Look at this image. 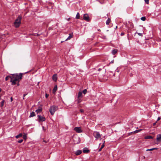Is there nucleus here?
I'll return each mask as SVG.
<instances>
[{
	"mask_svg": "<svg viewBox=\"0 0 161 161\" xmlns=\"http://www.w3.org/2000/svg\"><path fill=\"white\" fill-rule=\"evenodd\" d=\"M93 135L96 138V140L98 139L101 137V136L99 132H95L93 133Z\"/></svg>",
	"mask_w": 161,
	"mask_h": 161,
	"instance_id": "39448f33",
	"label": "nucleus"
},
{
	"mask_svg": "<svg viewBox=\"0 0 161 161\" xmlns=\"http://www.w3.org/2000/svg\"><path fill=\"white\" fill-rule=\"evenodd\" d=\"M23 74L20 73L19 74H13L12 76L8 75L5 78V80H8L9 78L11 79L10 82L12 83V85H14L16 84L17 81H19V79H21L22 78V75Z\"/></svg>",
	"mask_w": 161,
	"mask_h": 161,
	"instance_id": "f257e3e1",
	"label": "nucleus"
},
{
	"mask_svg": "<svg viewBox=\"0 0 161 161\" xmlns=\"http://www.w3.org/2000/svg\"><path fill=\"white\" fill-rule=\"evenodd\" d=\"M74 130L78 133H80L82 132V130L80 127H75Z\"/></svg>",
	"mask_w": 161,
	"mask_h": 161,
	"instance_id": "0eeeda50",
	"label": "nucleus"
},
{
	"mask_svg": "<svg viewBox=\"0 0 161 161\" xmlns=\"http://www.w3.org/2000/svg\"><path fill=\"white\" fill-rule=\"evenodd\" d=\"M35 116V113L34 112H32L31 113L30 115L29 116V117L31 118V117H34Z\"/></svg>",
	"mask_w": 161,
	"mask_h": 161,
	"instance_id": "2eb2a0df",
	"label": "nucleus"
},
{
	"mask_svg": "<svg viewBox=\"0 0 161 161\" xmlns=\"http://www.w3.org/2000/svg\"><path fill=\"white\" fill-rule=\"evenodd\" d=\"M118 51L116 49H114L112 50V53L113 55H115L117 53Z\"/></svg>",
	"mask_w": 161,
	"mask_h": 161,
	"instance_id": "f3484780",
	"label": "nucleus"
},
{
	"mask_svg": "<svg viewBox=\"0 0 161 161\" xmlns=\"http://www.w3.org/2000/svg\"><path fill=\"white\" fill-rule=\"evenodd\" d=\"M20 80V79H19V81H18V83H17V86H19V80Z\"/></svg>",
	"mask_w": 161,
	"mask_h": 161,
	"instance_id": "4c0bfd02",
	"label": "nucleus"
},
{
	"mask_svg": "<svg viewBox=\"0 0 161 161\" xmlns=\"http://www.w3.org/2000/svg\"><path fill=\"white\" fill-rule=\"evenodd\" d=\"M141 19L143 21H144L146 19V18L145 17L143 16L141 18Z\"/></svg>",
	"mask_w": 161,
	"mask_h": 161,
	"instance_id": "a878e982",
	"label": "nucleus"
},
{
	"mask_svg": "<svg viewBox=\"0 0 161 161\" xmlns=\"http://www.w3.org/2000/svg\"><path fill=\"white\" fill-rule=\"evenodd\" d=\"M114 75H115V74L114 73V74H113V76H114Z\"/></svg>",
	"mask_w": 161,
	"mask_h": 161,
	"instance_id": "09e8293b",
	"label": "nucleus"
},
{
	"mask_svg": "<svg viewBox=\"0 0 161 161\" xmlns=\"http://www.w3.org/2000/svg\"><path fill=\"white\" fill-rule=\"evenodd\" d=\"M38 121L40 122H42L45 121L46 120V118L40 115H37Z\"/></svg>",
	"mask_w": 161,
	"mask_h": 161,
	"instance_id": "20e7f679",
	"label": "nucleus"
},
{
	"mask_svg": "<svg viewBox=\"0 0 161 161\" xmlns=\"http://www.w3.org/2000/svg\"><path fill=\"white\" fill-rule=\"evenodd\" d=\"M69 19H70V18H69L68 19V20H69Z\"/></svg>",
	"mask_w": 161,
	"mask_h": 161,
	"instance_id": "864d4df0",
	"label": "nucleus"
},
{
	"mask_svg": "<svg viewBox=\"0 0 161 161\" xmlns=\"http://www.w3.org/2000/svg\"><path fill=\"white\" fill-rule=\"evenodd\" d=\"M80 111L81 113H83L84 112V110L83 109H80Z\"/></svg>",
	"mask_w": 161,
	"mask_h": 161,
	"instance_id": "c9c22d12",
	"label": "nucleus"
},
{
	"mask_svg": "<svg viewBox=\"0 0 161 161\" xmlns=\"http://www.w3.org/2000/svg\"><path fill=\"white\" fill-rule=\"evenodd\" d=\"M35 36H39V34H37V35H35Z\"/></svg>",
	"mask_w": 161,
	"mask_h": 161,
	"instance_id": "c03bdc74",
	"label": "nucleus"
},
{
	"mask_svg": "<svg viewBox=\"0 0 161 161\" xmlns=\"http://www.w3.org/2000/svg\"><path fill=\"white\" fill-rule=\"evenodd\" d=\"M49 96V95L47 94V93H46L45 94V97L47 98Z\"/></svg>",
	"mask_w": 161,
	"mask_h": 161,
	"instance_id": "72a5a7b5",
	"label": "nucleus"
},
{
	"mask_svg": "<svg viewBox=\"0 0 161 161\" xmlns=\"http://www.w3.org/2000/svg\"><path fill=\"white\" fill-rule=\"evenodd\" d=\"M156 139L157 141L161 142V134H158L157 136Z\"/></svg>",
	"mask_w": 161,
	"mask_h": 161,
	"instance_id": "1a4fd4ad",
	"label": "nucleus"
},
{
	"mask_svg": "<svg viewBox=\"0 0 161 161\" xmlns=\"http://www.w3.org/2000/svg\"><path fill=\"white\" fill-rule=\"evenodd\" d=\"M137 34L140 36H142V34H143L142 33H137Z\"/></svg>",
	"mask_w": 161,
	"mask_h": 161,
	"instance_id": "473e14b6",
	"label": "nucleus"
},
{
	"mask_svg": "<svg viewBox=\"0 0 161 161\" xmlns=\"http://www.w3.org/2000/svg\"><path fill=\"white\" fill-rule=\"evenodd\" d=\"M90 150L87 148H84L83 150V152L85 153H88Z\"/></svg>",
	"mask_w": 161,
	"mask_h": 161,
	"instance_id": "9d476101",
	"label": "nucleus"
},
{
	"mask_svg": "<svg viewBox=\"0 0 161 161\" xmlns=\"http://www.w3.org/2000/svg\"><path fill=\"white\" fill-rule=\"evenodd\" d=\"M1 89H0V92H1Z\"/></svg>",
	"mask_w": 161,
	"mask_h": 161,
	"instance_id": "3c124183",
	"label": "nucleus"
},
{
	"mask_svg": "<svg viewBox=\"0 0 161 161\" xmlns=\"http://www.w3.org/2000/svg\"><path fill=\"white\" fill-rule=\"evenodd\" d=\"M22 136V133H20L19 135L16 136L15 137L16 138H19V137H21Z\"/></svg>",
	"mask_w": 161,
	"mask_h": 161,
	"instance_id": "4be33fe9",
	"label": "nucleus"
},
{
	"mask_svg": "<svg viewBox=\"0 0 161 161\" xmlns=\"http://www.w3.org/2000/svg\"><path fill=\"white\" fill-rule=\"evenodd\" d=\"M114 62V60H113L110 63V64H111V63H113Z\"/></svg>",
	"mask_w": 161,
	"mask_h": 161,
	"instance_id": "a19ab883",
	"label": "nucleus"
},
{
	"mask_svg": "<svg viewBox=\"0 0 161 161\" xmlns=\"http://www.w3.org/2000/svg\"><path fill=\"white\" fill-rule=\"evenodd\" d=\"M131 28H133V24H131Z\"/></svg>",
	"mask_w": 161,
	"mask_h": 161,
	"instance_id": "58836bf2",
	"label": "nucleus"
},
{
	"mask_svg": "<svg viewBox=\"0 0 161 161\" xmlns=\"http://www.w3.org/2000/svg\"><path fill=\"white\" fill-rule=\"evenodd\" d=\"M53 80L54 81H56L57 79V74H54L53 75L52 77Z\"/></svg>",
	"mask_w": 161,
	"mask_h": 161,
	"instance_id": "f8f14e48",
	"label": "nucleus"
},
{
	"mask_svg": "<svg viewBox=\"0 0 161 161\" xmlns=\"http://www.w3.org/2000/svg\"><path fill=\"white\" fill-rule=\"evenodd\" d=\"M101 70V69L100 68H99L98 69V70Z\"/></svg>",
	"mask_w": 161,
	"mask_h": 161,
	"instance_id": "49530a36",
	"label": "nucleus"
},
{
	"mask_svg": "<svg viewBox=\"0 0 161 161\" xmlns=\"http://www.w3.org/2000/svg\"><path fill=\"white\" fill-rule=\"evenodd\" d=\"M87 90L86 89H85L82 92L84 94H85L87 92Z\"/></svg>",
	"mask_w": 161,
	"mask_h": 161,
	"instance_id": "cd10ccee",
	"label": "nucleus"
},
{
	"mask_svg": "<svg viewBox=\"0 0 161 161\" xmlns=\"http://www.w3.org/2000/svg\"><path fill=\"white\" fill-rule=\"evenodd\" d=\"M27 136L26 135H24L23 136V138L24 139V140H26L27 138Z\"/></svg>",
	"mask_w": 161,
	"mask_h": 161,
	"instance_id": "c85d7f7f",
	"label": "nucleus"
},
{
	"mask_svg": "<svg viewBox=\"0 0 161 161\" xmlns=\"http://www.w3.org/2000/svg\"><path fill=\"white\" fill-rule=\"evenodd\" d=\"M102 148L100 147L98 150V152H100L102 150Z\"/></svg>",
	"mask_w": 161,
	"mask_h": 161,
	"instance_id": "ea45409f",
	"label": "nucleus"
},
{
	"mask_svg": "<svg viewBox=\"0 0 161 161\" xmlns=\"http://www.w3.org/2000/svg\"><path fill=\"white\" fill-rule=\"evenodd\" d=\"M98 31H101V30L100 29H98Z\"/></svg>",
	"mask_w": 161,
	"mask_h": 161,
	"instance_id": "a18cd8bd",
	"label": "nucleus"
},
{
	"mask_svg": "<svg viewBox=\"0 0 161 161\" xmlns=\"http://www.w3.org/2000/svg\"><path fill=\"white\" fill-rule=\"evenodd\" d=\"M80 17V14L79 12H78L76 14V18L77 19H79Z\"/></svg>",
	"mask_w": 161,
	"mask_h": 161,
	"instance_id": "412c9836",
	"label": "nucleus"
},
{
	"mask_svg": "<svg viewBox=\"0 0 161 161\" xmlns=\"http://www.w3.org/2000/svg\"><path fill=\"white\" fill-rule=\"evenodd\" d=\"M105 143V141H103V144L101 145V148L103 149L104 147V146H105L104 145Z\"/></svg>",
	"mask_w": 161,
	"mask_h": 161,
	"instance_id": "bb28decb",
	"label": "nucleus"
},
{
	"mask_svg": "<svg viewBox=\"0 0 161 161\" xmlns=\"http://www.w3.org/2000/svg\"><path fill=\"white\" fill-rule=\"evenodd\" d=\"M42 107L41 106H40L39 107V108L36 110L35 112L37 114H38L40 112H42Z\"/></svg>",
	"mask_w": 161,
	"mask_h": 161,
	"instance_id": "6e6552de",
	"label": "nucleus"
},
{
	"mask_svg": "<svg viewBox=\"0 0 161 161\" xmlns=\"http://www.w3.org/2000/svg\"><path fill=\"white\" fill-rule=\"evenodd\" d=\"M157 122H156L155 123H154L153 124V126H155V125H156V123H157Z\"/></svg>",
	"mask_w": 161,
	"mask_h": 161,
	"instance_id": "79ce46f5",
	"label": "nucleus"
},
{
	"mask_svg": "<svg viewBox=\"0 0 161 161\" xmlns=\"http://www.w3.org/2000/svg\"><path fill=\"white\" fill-rule=\"evenodd\" d=\"M145 2L147 4H148L149 3V0H144Z\"/></svg>",
	"mask_w": 161,
	"mask_h": 161,
	"instance_id": "7c9ffc66",
	"label": "nucleus"
},
{
	"mask_svg": "<svg viewBox=\"0 0 161 161\" xmlns=\"http://www.w3.org/2000/svg\"><path fill=\"white\" fill-rule=\"evenodd\" d=\"M23 141V140L21 139V140L18 141V142H19V143H21Z\"/></svg>",
	"mask_w": 161,
	"mask_h": 161,
	"instance_id": "c756f323",
	"label": "nucleus"
},
{
	"mask_svg": "<svg viewBox=\"0 0 161 161\" xmlns=\"http://www.w3.org/2000/svg\"><path fill=\"white\" fill-rule=\"evenodd\" d=\"M42 128H43V129H44V127L43 126H42Z\"/></svg>",
	"mask_w": 161,
	"mask_h": 161,
	"instance_id": "8fccbe9b",
	"label": "nucleus"
},
{
	"mask_svg": "<svg viewBox=\"0 0 161 161\" xmlns=\"http://www.w3.org/2000/svg\"><path fill=\"white\" fill-rule=\"evenodd\" d=\"M63 42V41H61V43H62V42Z\"/></svg>",
	"mask_w": 161,
	"mask_h": 161,
	"instance_id": "603ef678",
	"label": "nucleus"
},
{
	"mask_svg": "<svg viewBox=\"0 0 161 161\" xmlns=\"http://www.w3.org/2000/svg\"><path fill=\"white\" fill-rule=\"evenodd\" d=\"M153 138L151 136H147L145 137L146 139H151Z\"/></svg>",
	"mask_w": 161,
	"mask_h": 161,
	"instance_id": "b1692460",
	"label": "nucleus"
},
{
	"mask_svg": "<svg viewBox=\"0 0 161 161\" xmlns=\"http://www.w3.org/2000/svg\"><path fill=\"white\" fill-rule=\"evenodd\" d=\"M83 97L82 96V93L81 92H79L77 96V97H81L82 98Z\"/></svg>",
	"mask_w": 161,
	"mask_h": 161,
	"instance_id": "4468645a",
	"label": "nucleus"
},
{
	"mask_svg": "<svg viewBox=\"0 0 161 161\" xmlns=\"http://www.w3.org/2000/svg\"><path fill=\"white\" fill-rule=\"evenodd\" d=\"M110 22H111V20H110V19H109V18H108V19H107V20L106 21V24L107 25H108L110 23Z\"/></svg>",
	"mask_w": 161,
	"mask_h": 161,
	"instance_id": "6ab92c4d",
	"label": "nucleus"
},
{
	"mask_svg": "<svg viewBox=\"0 0 161 161\" xmlns=\"http://www.w3.org/2000/svg\"><path fill=\"white\" fill-rule=\"evenodd\" d=\"M82 98H81V97H79V98L77 97V103H80L82 101Z\"/></svg>",
	"mask_w": 161,
	"mask_h": 161,
	"instance_id": "a211bd4d",
	"label": "nucleus"
},
{
	"mask_svg": "<svg viewBox=\"0 0 161 161\" xmlns=\"http://www.w3.org/2000/svg\"><path fill=\"white\" fill-rule=\"evenodd\" d=\"M58 106L53 105L50 107L49 109V112L52 115H53L56 111L58 109Z\"/></svg>",
	"mask_w": 161,
	"mask_h": 161,
	"instance_id": "7ed1b4c3",
	"label": "nucleus"
},
{
	"mask_svg": "<svg viewBox=\"0 0 161 161\" xmlns=\"http://www.w3.org/2000/svg\"><path fill=\"white\" fill-rule=\"evenodd\" d=\"M83 19L84 20L87 22H89L90 21L89 17L87 14H83Z\"/></svg>",
	"mask_w": 161,
	"mask_h": 161,
	"instance_id": "423d86ee",
	"label": "nucleus"
},
{
	"mask_svg": "<svg viewBox=\"0 0 161 161\" xmlns=\"http://www.w3.org/2000/svg\"><path fill=\"white\" fill-rule=\"evenodd\" d=\"M82 153V151L80 150H77L75 153V154L76 155H79Z\"/></svg>",
	"mask_w": 161,
	"mask_h": 161,
	"instance_id": "9b49d317",
	"label": "nucleus"
},
{
	"mask_svg": "<svg viewBox=\"0 0 161 161\" xmlns=\"http://www.w3.org/2000/svg\"><path fill=\"white\" fill-rule=\"evenodd\" d=\"M69 37L65 40V41H67L68 40L70 39L73 36L72 34H69Z\"/></svg>",
	"mask_w": 161,
	"mask_h": 161,
	"instance_id": "dca6fc26",
	"label": "nucleus"
},
{
	"mask_svg": "<svg viewBox=\"0 0 161 161\" xmlns=\"http://www.w3.org/2000/svg\"><path fill=\"white\" fill-rule=\"evenodd\" d=\"M27 95V94H24L23 95V99H25V98H24L25 97V96L26 95Z\"/></svg>",
	"mask_w": 161,
	"mask_h": 161,
	"instance_id": "f704fd0d",
	"label": "nucleus"
},
{
	"mask_svg": "<svg viewBox=\"0 0 161 161\" xmlns=\"http://www.w3.org/2000/svg\"><path fill=\"white\" fill-rule=\"evenodd\" d=\"M1 38V37L0 36V38Z\"/></svg>",
	"mask_w": 161,
	"mask_h": 161,
	"instance_id": "5fc2aeb1",
	"label": "nucleus"
},
{
	"mask_svg": "<svg viewBox=\"0 0 161 161\" xmlns=\"http://www.w3.org/2000/svg\"><path fill=\"white\" fill-rule=\"evenodd\" d=\"M141 130H136L133 132H132L131 133H137V132H140Z\"/></svg>",
	"mask_w": 161,
	"mask_h": 161,
	"instance_id": "393cba45",
	"label": "nucleus"
},
{
	"mask_svg": "<svg viewBox=\"0 0 161 161\" xmlns=\"http://www.w3.org/2000/svg\"><path fill=\"white\" fill-rule=\"evenodd\" d=\"M137 43H139V41H137Z\"/></svg>",
	"mask_w": 161,
	"mask_h": 161,
	"instance_id": "de8ad7c7",
	"label": "nucleus"
},
{
	"mask_svg": "<svg viewBox=\"0 0 161 161\" xmlns=\"http://www.w3.org/2000/svg\"><path fill=\"white\" fill-rule=\"evenodd\" d=\"M57 90V86L56 85V86H54V87L53 88V93L54 94L55 93L56 91Z\"/></svg>",
	"mask_w": 161,
	"mask_h": 161,
	"instance_id": "ddd939ff",
	"label": "nucleus"
},
{
	"mask_svg": "<svg viewBox=\"0 0 161 161\" xmlns=\"http://www.w3.org/2000/svg\"><path fill=\"white\" fill-rule=\"evenodd\" d=\"M125 34L124 32H122L121 33V34H120V35H121V36H124V35H125Z\"/></svg>",
	"mask_w": 161,
	"mask_h": 161,
	"instance_id": "2f4dec72",
	"label": "nucleus"
},
{
	"mask_svg": "<svg viewBox=\"0 0 161 161\" xmlns=\"http://www.w3.org/2000/svg\"><path fill=\"white\" fill-rule=\"evenodd\" d=\"M11 101L12 102L13 101V98L12 97H11L10 98Z\"/></svg>",
	"mask_w": 161,
	"mask_h": 161,
	"instance_id": "37998d69",
	"label": "nucleus"
},
{
	"mask_svg": "<svg viewBox=\"0 0 161 161\" xmlns=\"http://www.w3.org/2000/svg\"><path fill=\"white\" fill-rule=\"evenodd\" d=\"M161 119V118L160 117H158V118L157 120L156 121V122H157L158 121L160 120Z\"/></svg>",
	"mask_w": 161,
	"mask_h": 161,
	"instance_id": "e433bc0d",
	"label": "nucleus"
},
{
	"mask_svg": "<svg viewBox=\"0 0 161 161\" xmlns=\"http://www.w3.org/2000/svg\"><path fill=\"white\" fill-rule=\"evenodd\" d=\"M158 149L157 148H151L150 149H147L146 150L147 151H152L155 149Z\"/></svg>",
	"mask_w": 161,
	"mask_h": 161,
	"instance_id": "5701e85b",
	"label": "nucleus"
},
{
	"mask_svg": "<svg viewBox=\"0 0 161 161\" xmlns=\"http://www.w3.org/2000/svg\"><path fill=\"white\" fill-rule=\"evenodd\" d=\"M21 16L19 15L18 17L16 19L14 22V25L15 27H18L19 26L21 23Z\"/></svg>",
	"mask_w": 161,
	"mask_h": 161,
	"instance_id": "f03ea898",
	"label": "nucleus"
},
{
	"mask_svg": "<svg viewBox=\"0 0 161 161\" xmlns=\"http://www.w3.org/2000/svg\"><path fill=\"white\" fill-rule=\"evenodd\" d=\"M5 101L4 100H3L2 102H1V107H3L4 106V103H5Z\"/></svg>",
	"mask_w": 161,
	"mask_h": 161,
	"instance_id": "aec40b11",
	"label": "nucleus"
}]
</instances>
